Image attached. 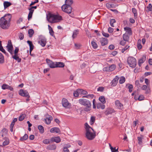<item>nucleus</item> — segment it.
Wrapping results in <instances>:
<instances>
[{"instance_id": "423d86ee", "label": "nucleus", "mask_w": 152, "mask_h": 152, "mask_svg": "<svg viewBox=\"0 0 152 152\" xmlns=\"http://www.w3.org/2000/svg\"><path fill=\"white\" fill-rule=\"evenodd\" d=\"M79 103L85 106H89L91 103L88 100L84 99H80L79 100Z\"/></svg>"}, {"instance_id": "4468645a", "label": "nucleus", "mask_w": 152, "mask_h": 152, "mask_svg": "<svg viewBox=\"0 0 152 152\" xmlns=\"http://www.w3.org/2000/svg\"><path fill=\"white\" fill-rule=\"evenodd\" d=\"M119 78L118 76H116L111 82L110 83L111 86L113 87L115 86L118 83Z\"/></svg>"}, {"instance_id": "72a5a7b5", "label": "nucleus", "mask_w": 152, "mask_h": 152, "mask_svg": "<svg viewBox=\"0 0 152 152\" xmlns=\"http://www.w3.org/2000/svg\"><path fill=\"white\" fill-rule=\"evenodd\" d=\"M4 57L2 54L0 53V64H2L4 62Z\"/></svg>"}, {"instance_id": "4be33fe9", "label": "nucleus", "mask_w": 152, "mask_h": 152, "mask_svg": "<svg viewBox=\"0 0 152 152\" xmlns=\"http://www.w3.org/2000/svg\"><path fill=\"white\" fill-rule=\"evenodd\" d=\"M56 148V145L55 144L50 145L47 147V149L49 150H55Z\"/></svg>"}, {"instance_id": "c9c22d12", "label": "nucleus", "mask_w": 152, "mask_h": 152, "mask_svg": "<svg viewBox=\"0 0 152 152\" xmlns=\"http://www.w3.org/2000/svg\"><path fill=\"white\" fill-rule=\"evenodd\" d=\"M125 81V77L124 76H121L120 77L119 82L120 84H122L124 83Z\"/></svg>"}, {"instance_id": "2f4dec72", "label": "nucleus", "mask_w": 152, "mask_h": 152, "mask_svg": "<svg viewBox=\"0 0 152 152\" xmlns=\"http://www.w3.org/2000/svg\"><path fill=\"white\" fill-rule=\"evenodd\" d=\"M99 100L103 104H104L106 103L105 99L104 96H101L99 97Z\"/></svg>"}, {"instance_id": "5701e85b", "label": "nucleus", "mask_w": 152, "mask_h": 152, "mask_svg": "<svg viewBox=\"0 0 152 152\" xmlns=\"http://www.w3.org/2000/svg\"><path fill=\"white\" fill-rule=\"evenodd\" d=\"M3 4L4 9H6L12 4L11 3L8 1H4Z\"/></svg>"}, {"instance_id": "680f3d73", "label": "nucleus", "mask_w": 152, "mask_h": 152, "mask_svg": "<svg viewBox=\"0 0 152 152\" xmlns=\"http://www.w3.org/2000/svg\"><path fill=\"white\" fill-rule=\"evenodd\" d=\"M129 45H126L125 47L124 48H123L122 49V50H121V52L122 53H124V51L126 50H127V49L128 48H129Z\"/></svg>"}, {"instance_id": "bf43d9fd", "label": "nucleus", "mask_w": 152, "mask_h": 152, "mask_svg": "<svg viewBox=\"0 0 152 152\" xmlns=\"http://www.w3.org/2000/svg\"><path fill=\"white\" fill-rule=\"evenodd\" d=\"M0 50L1 51L2 53H4L6 55L8 56V54L6 52L5 50L3 48V47H2L0 49Z\"/></svg>"}, {"instance_id": "1a4fd4ad", "label": "nucleus", "mask_w": 152, "mask_h": 152, "mask_svg": "<svg viewBox=\"0 0 152 152\" xmlns=\"http://www.w3.org/2000/svg\"><path fill=\"white\" fill-rule=\"evenodd\" d=\"M62 106L66 108H69L71 106L70 104L68 102V100L65 98L62 99Z\"/></svg>"}, {"instance_id": "2eb2a0df", "label": "nucleus", "mask_w": 152, "mask_h": 152, "mask_svg": "<svg viewBox=\"0 0 152 152\" xmlns=\"http://www.w3.org/2000/svg\"><path fill=\"white\" fill-rule=\"evenodd\" d=\"M46 61L50 68H54L56 67V64H55L49 59H46Z\"/></svg>"}, {"instance_id": "a878e982", "label": "nucleus", "mask_w": 152, "mask_h": 152, "mask_svg": "<svg viewBox=\"0 0 152 152\" xmlns=\"http://www.w3.org/2000/svg\"><path fill=\"white\" fill-rule=\"evenodd\" d=\"M48 26L49 30V33L50 35L53 37H55V36L54 34V32L53 31L52 28L49 25Z\"/></svg>"}, {"instance_id": "58836bf2", "label": "nucleus", "mask_w": 152, "mask_h": 152, "mask_svg": "<svg viewBox=\"0 0 152 152\" xmlns=\"http://www.w3.org/2000/svg\"><path fill=\"white\" fill-rule=\"evenodd\" d=\"M91 45L92 46V47L94 48V49H96L98 47V45L96 43V42H95L94 41H92L91 42Z\"/></svg>"}, {"instance_id": "6e6552de", "label": "nucleus", "mask_w": 152, "mask_h": 152, "mask_svg": "<svg viewBox=\"0 0 152 152\" xmlns=\"http://www.w3.org/2000/svg\"><path fill=\"white\" fill-rule=\"evenodd\" d=\"M19 94L22 96L28 98H29L30 97L29 93L26 90L20 89L19 91Z\"/></svg>"}, {"instance_id": "e433bc0d", "label": "nucleus", "mask_w": 152, "mask_h": 152, "mask_svg": "<svg viewBox=\"0 0 152 152\" xmlns=\"http://www.w3.org/2000/svg\"><path fill=\"white\" fill-rule=\"evenodd\" d=\"M79 31L78 30H75L74 31L73 34L72 36V38L74 39L76 38L77 35L78 34Z\"/></svg>"}, {"instance_id": "a211bd4d", "label": "nucleus", "mask_w": 152, "mask_h": 152, "mask_svg": "<svg viewBox=\"0 0 152 152\" xmlns=\"http://www.w3.org/2000/svg\"><path fill=\"white\" fill-rule=\"evenodd\" d=\"M60 129L58 128L54 127L52 128L50 130V132L52 133H56L60 132Z\"/></svg>"}, {"instance_id": "20e7f679", "label": "nucleus", "mask_w": 152, "mask_h": 152, "mask_svg": "<svg viewBox=\"0 0 152 152\" xmlns=\"http://www.w3.org/2000/svg\"><path fill=\"white\" fill-rule=\"evenodd\" d=\"M61 8L63 12L67 14H70L72 12V8L71 6L64 4L61 6Z\"/></svg>"}, {"instance_id": "a18cd8bd", "label": "nucleus", "mask_w": 152, "mask_h": 152, "mask_svg": "<svg viewBox=\"0 0 152 152\" xmlns=\"http://www.w3.org/2000/svg\"><path fill=\"white\" fill-rule=\"evenodd\" d=\"M95 118L93 116H91V118L90 120V124L91 125L94 124L95 121Z\"/></svg>"}, {"instance_id": "6e6d98bb", "label": "nucleus", "mask_w": 152, "mask_h": 152, "mask_svg": "<svg viewBox=\"0 0 152 152\" xmlns=\"http://www.w3.org/2000/svg\"><path fill=\"white\" fill-rule=\"evenodd\" d=\"M121 34V33L118 32L117 33L116 31H115L113 33V35L115 37L119 36Z\"/></svg>"}, {"instance_id": "338daca9", "label": "nucleus", "mask_w": 152, "mask_h": 152, "mask_svg": "<svg viewBox=\"0 0 152 152\" xmlns=\"http://www.w3.org/2000/svg\"><path fill=\"white\" fill-rule=\"evenodd\" d=\"M114 31L113 28L111 27H109L108 29V31L110 33H112Z\"/></svg>"}, {"instance_id": "412c9836", "label": "nucleus", "mask_w": 152, "mask_h": 152, "mask_svg": "<svg viewBox=\"0 0 152 152\" xmlns=\"http://www.w3.org/2000/svg\"><path fill=\"white\" fill-rule=\"evenodd\" d=\"M144 138V136L142 135H140V136L137 137L138 143L140 145H142V140Z\"/></svg>"}, {"instance_id": "aec40b11", "label": "nucleus", "mask_w": 152, "mask_h": 152, "mask_svg": "<svg viewBox=\"0 0 152 152\" xmlns=\"http://www.w3.org/2000/svg\"><path fill=\"white\" fill-rule=\"evenodd\" d=\"M27 43L29 45L30 47V54L31 56L32 55L31 54V53L32 51L33 50L34 48V46L32 42L28 40L27 41Z\"/></svg>"}, {"instance_id": "9b49d317", "label": "nucleus", "mask_w": 152, "mask_h": 152, "mask_svg": "<svg viewBox=\"0 0 152 152\" xmlns=\"http://www.w3.org/2000/svg\"><path fill=\"white\" fill-rule=\"evenodd\" d=\"M115 106L117 109L122 110L124 108L123 104L121 103L118 100H117L115 102Z\"/></svg>"}, {"instance_id": "5fc2aeb1", "label": "nucleus", "mask_w": 152, "mask_h": 152, "mask_svg": "<svg viewBox=\"0 0 152 152\" xmlns=\"http://www.w3.org/2000/svg\"><path fill=\"white\" fill-rule=\"evenodd\" d=\"M91 105L90 106H86V107L84 109V110L86 112H88L89 111L91 110Z\"/></svg>"}, {"instance_id": "bb28decb", "label": "nucleus", "mask_w": 152, "mask_h": 152, "mask_svg": "<svg viewBox=\"0 0 152 152\" xmlns=\"http://www.w3.org/2000/svg\"><path fill=\"white\" fill-rule=\"evenodd\" d=\"M126 87H128L130 93H131L132 92L133 89V86L132 84H127L126 85Z\"/></svg>"}, {"instance_id": "a19ab883", "label": "nucleus", "mask_w": 152, "mask_h": 152, "mask_svg": "<svg viewBox=\"0 0 152 152\" xmlns=\"http://www.w3.org/2000/svg\"><path fill=\"white\" fill-rule=\"evenodd\" d=\"M73 3L72 0H66L65 1V3L64 4H66L67 5H69L71 6Z\"/></svg>"}, {"instance_id": "c85d7f7f", "label": "nucleus", "mask_w": 152, "mask_h": 152, "mask_svg": "<svg viewBox=\"0 0 152 152\" xmlns=\"http://www.w3.org/2000/svg\"><path fill=\"white\" fill-rule=\"evenodd\" d=\"M96 107L97 109L101 108V109L103 110L105 108V105L101 103H99L97 104Z\"/></svg>"}, {"instance_id": "393cba45", "label": "nucleus", "mask_w": 152, "mask_h": 152, "mask_svg": "<svg viewBox=\"0 0 152 152\" xmlns=\"http://www.w3.org/2000/svg\"><path fill=\"white\" fill-rule=\"evenodd\" d=\"M129 36L127 34V33L124 34L123 36V40L125 41L128 42L129 40Z\"/></svg>"}, {"instance_id": "b1692460", "label": "nucleus", "mask_w": 152, "mask_h": 152, "mask_svg": "<svg viewBox=\"0 0 152 152\" xmlns=\"http://www.w3.org/2000/svg\"><path fill=\"white\" fill-rule=\"evenodd\" d=\"M65 66L64 63L62 62H56V67H64Z\"/></svg>"}, {"instance_id": "dca6fc26", "label": "nucleus", "mask_w": 152, "mask_h": 152, "mask_svg": "<svg viewBox=\"0 0 152 152\" xmlns=\"http://www.w3.org/2000/svg\"><path fill=\"white\" fill-rule=\"evenodd\" d=\"M53 118L51 115H48L46 118L45 119V121L46 124H49L51 123V121L53 120Z\"/></svg>"}, {"instance_id": "09e8293b", "label": "nucleus", "mask_w": 152, "mask_h": 152, "mask_svg": "<svg viewBox=\"0 0 152 152\" xmlns=\"http://www.w3.org/2000/svg\"><path fill=\"white\" fill-rule=\"evenodd\" d=\"M115 22H116V21L115 19H111L110 20V26H111L113 27H114V26L113 25V23H115Z\"/></svg>"}, {"instance_id": "0e129e2a", "label": "nucleus", "mask_w": 152, "mask_h": 152, "mask_svg": "<svg viewBox=\"0 0 152 152\" xmlns=\"http://www.w3.org/2000/svg\"><path fill=\"white\" fill-rule=\"evenodd\" d=\"M103 70L104 72H110L109 66H107L104 68Z\"/></svg>"}, {"instance_id": "6ab92c4d", "label": "nucleus", "mask_w": 152, "mask_h": 152, "mask_svg": "<svg viewBox=\"0 0 152 152\" xmlns=\"http://www.w3.org/2000/svg\"><path fill=\"white\" fill-rule=\"evenodd\" d=\"M124 29L126 31L125 33H127V34L129 35H132V32L131 28L129 27H126L124 28Z\"/></svg>"}, {"instance_id": "c03bdc74", "label": "nucleus", "mask_w": 152, "mask_h": 152, "mask_svg": "<svg viewBox=\"0 0 152 152\" xmlns=\"http://www.w3.org/2000/svg\"><path fill=\"white\" fill-rule=\"evenodd\" d=\"M28 34L30 37H31L34 34V31L32 29H30L28 31Z\"/></svg>"}, {"instance_id": "37998d69", "label": "nucleus", "mask_w": 152, "mask_h": 152, "mask_svg": "<svg viewBox=\"0 0 152 152\" xmlns=\"http://www.w3.org/2000/svg\"><path fill=\"white\" fill-rule=\"evenodd\" d=\"M79 90V89H78L76 91H74L73 95L75 96L78 97L79 96V94H80Z\"/></svg>"}, {"instance_id": "7ed1b4c3", "label": "nucleus", "mask_w": 152, "mask_h": 152, "mask_svg": "<svg viewBox=\"0 0 152 152\" xmlns=\"http://www.w3.org/2000/svg\"><path fill=\"white\" fill-rule=\"evenodd\" d=\"M127 62L129 66L132 68H134L136 65V60L132 57H129L128 58Z\"/></svg>"}, {"instance_id": "603ef678", "label": "nucleus", "mask_w": 152, "mask_h": 152, "mask_svg": "<svg viewBox=\"0 0 152 152\" xmlns=\"http://www.w3.org/2000/svg\"><path fill=\"white\" fill-rule=\"evenodd\" d=\"M85 126H86V130L87 129H89L90 130V129H91L93 132H94V129L92 128H91L88 124L87 123H86L85 124Z\"/></svg>"}, {"instance_id": "f704fd0d", "label": "nucleus", "mask_w": 152, "mask_h": 152, "mask_svg": "<svg viewBox=\"0 0 152 152\" xmlns=\"http://www.w3.org/2000/svg\"><path fill=\"white\" fill-rule=\"evenodd\" d=\"M79 89V90H78L80 91V94L86 95L88 94V92L86 91L81 89Z\"/></svg>"}, {"instance_id": "473e14b6", "label": "nucleus", "mask_w": 152, "mask_h": 152, "mask_svg": "<svg viewBox=\"0 0 152 152\" xmlns=\"http://www.w3.org/2000/svg\"><path fill=\"white\" fill-rule=\"evenodd\" d=\"M132 11L134 14V18H136L137 15V10L135 8H132Z\"/></svg>"}, {"instance_id": "9d476101", "label": "nucleus", "mask_w": 152, "mask_h": 152, "mask_svg": "<svg viewBox=\"0 0 152 152\" xmlns=\"http://www.w3.org/2000/svg\"><path fill=\"white\" fill-rule=\"evenodd\" d=\"M115 112L114 109L111 107H108L107 108L106 110L104 112L105 115H107L110 114H112L113 113Z\"/></svg>"}, {"instance_id": "4c0bfd02", "label": "nucleus", "mask_w": 152, "mask_h": 152, "mask_svg": "<svg viewBox=\"0 0 152 152\" xmlns=\"http://www.w3.org/2000/svg\"><path fill=\"white\" fill-rule=\"evenodd\" d=\"M38 129L39 131V132L41 133H43L44 132V129L43 127L41 125H39L38 127Z\"/></svg>"}, {"instance_id": "4d7b16f0", "label": "nucleus", "mask_w": 152, "mask_h": 152, "mask_svg": "<svg viewBox=\"0 0 152 152\" xmlns=\"http://www.w3.org/2000/svg\"><path fill=\"white\" fill-rule=\"evenodd\" d=\"M8 85L6 84H4L1 86V88L3 89H7Z\"/></svg>"}, {"instance_id": "69168bd1", "label": "nucleus", "mask_w": 152, "mask_h": 152, "mask_svg": "<svg viewBox=\"0 0 152 152\" xmlns=\"http://www.w3.org/2000/svg\"><path fill=\"white\" fill-rule=\"evenodd\" d=\"M19 48H18L16 47L15 48L14 50V55H18V53L19 51Z\"/></svg>"}, {"instance_id": "79ce46f5", "label": "nucleus", "mask_w": 152, "mask_h": 152, "mask_svg": "<svg viewBox=\"0 0 152 152\" xmlns=\"http://www.w3.org/2000/svg\"><path fill=\"white\" fill-rule=\"evenodd\" d=\"M109 68L110 72L113 71L116 68V65L114 64H112L109 66Z\"/></svg>"}, {"instance_id": "f3484780", "label": "nucleus", "mask_w": 152, "mask_h": 152, "mask_svg": "<svg viewBox=\"0 0 152 152\" xmlns=\"http://www.w3.org/2000/svg\"><path fill=\"white\" fill-rule=\"evenodd\" d=\"M50 141L52 142H55L57 143L60 142L61 141L60 138L58 137H52L50 139Z\"/></svg>"}, {"instance_id": "e2e57ef3", "label": "nucleus", "mask_w": 152, "mask_h": 152, "mask_svg": "<svg viewBox=\"0 0 152 152\" xmlns=\"http://www.w3.org/2000/svg\"><path fill=\"white\" fill-rule=\"evenodd\" d=\"M25 118V115H20L18 118V120L20 121H23Z\"/></svg>"}, {"instance_id": "052dcab7", "label": "nucleus", "mask_w": 152, "mask_h": 152, "mask_svg": "<svg viewBox=\"0 0 152 152\" xmlns=\"http://www.w3.org/2000/svg\"><path fill=\"white\" fill-rule=\"evenodd\" d=\"M102 34L104 36L106 37H108L110 36L109 34L108 33H105L104 31L102 32Z\"/></svg>"}, {"instance_id": "774afa93", "label": "nucleus", "mask_w": 152, "mask_h": 152, "mask_svg": "<svg viewBox=\"0 0 152 152\" xmlns=\"http://www.w3.org/2000/svg\"><path fill=\"white\" fill-rule=\"evenodd\" d=\"M104 88L103 87H99L97 88V91H100L101 92H102L104 90Z\"/></svg>"}, {"instance_id": "3c124183", "label": "nucleus", "mask_w": 152, "mask_h": 152, "mask_svg": "<svg viewBox=\"0 0 152 152\" xmlns=\"http://www.w3.org/2000/svg\"><path fill=\"white\" fill-rule=\"evenodd\" d=\"M145 61V60H144L143 58H142L139 60L138 62V64L139 66H141V64L144 62Z\"/></svg>"}, {"instance_id": "39448f33", "label": "nucleus", "mask_w": 152, "mask_h": 152, "mask_svg": "<svg viewBox=\"0 0 152 152\" xmlns=\"http://www.w3.org/2000/svg\"><path fill=\"white\" fill-rule=\"evenodd\" d=\"M86 136L87 138L89 140H92L95 137L96 135L94 131V134L91 132L89 129H87L86 131Z\"/></svg>"}, {"instance_id": "de8ad7c7", "label": "nucleus", "mask_w": 152, "mask_h": 152, "mask_svg": "<svg viewBox=\"0 0 152 152\" xmlns=\"http://www.w3.org/2000/svg\"><path fill=\"white\" fill-rule=\"evenodd\" d=\"M141 42V40H139L137 42V48L138 49H140L142 48V45L140 43Z\"/></svg>"}, {"instance_id": "f8f14e48", "label": "nucleus", "mask_w": 152, "mask_h": 152, "mask_svg": "<svg viewBox=\"0 0 152 152\" xmlns=\"http://www.w3.org/2000/svg\"><path fill=\"white\" fill-rule=\"evenodd\" d=\"M6 48L7 51L11 54L12 55L13 48L11 43H10L9 42L7 45L6 46Z\"/></svg>"}, {"instance_id": "c756f323", "label": "nucleus", "mask_w": 152, "mask_h": 152, "mask_svg": "<svg viewBox=\"0 0 152 152\" xmlns=\"http://www.w3.org/2000/svg\"><path fill=\"white\" fill-rule=\"evenodd\" d=\"M134 98L135 100L138 99L139 101H142L144 99V97L143 95H140L137 98L136 95L134 96Z\"/></svg>"}, {"instance_id": "7c9ffc66", "label": "nucleus", "mask_w": 152, "mask_h": 152, "mask_svg": "<svg viewBox=\"0 0 152 152\" xmlns=\"http://www.w3.org/2000/svg\"><path fill=\"white\" fill-rule=\"evenodd\" d=\"M5 140L3 143V145L5 146L8 145L10 143L9 139L8 138L6 137L5 138Z\"/></svg>"}, {"instance_id": "ea45409f", "label": "nucleus", "mask_w": 152, "mask_h": 152, "mask_svg": "<svg viewBox=\"0 0 152 152\" xmlns=\"http://www.w3.org/2000/svg\"><path fill=\"white\" fill-rule=\"evenodd\" d=\"M28 135L26 134H25L23 136L21 137L20 140L21 141H23L26 140L28 138Z\"/></svg>"}, {"instance_id": "cd10ccee", "label": "nucleus", "mask_w": 152, "mask_h": 152, "mask_svg": "<svg viewBox=\"0 0 152 152\" xmlns=\"http://www.w3.org/2000/svg\"><path fill=\"white\" fill-rule=\"evenodd\" d=\"M12 58L18 61V62H20L21 61V59L19 58L18 55H14L12 56Z\"/></svg>"}, {"instance_id": "ddd939ff", "label": "nucleus", "mask_w": 152, "mask_h": 152, "mask_svg": "<svg viewBox=\"0 0 152 152\" xmlns=\"http://www.w3.org/2000/svg\"><path fill=\"white\" fill-rule=\"evenodd\" d=\"M100 42L102 46H104L107 44L108 39L102 37L99 39Z\"/></svg>"}, {"instance_id": "49530a36", "label": "nucleus", "mask_w": 152, "mask_h": 152, "mask_svg": "<svg viewBox=\"0 0 152 152\" xmlns=\"http://www.w3.org/2000/svg\"><path fill=\"white\" fill-rule=\"evenodd\" d=\"M94 95L93 94H88L83 96V97L86 98L88 99H92L94 98Z\"/></svg>"}, {"instance_id": "864d4df0", "label": "nucleus", "mask_w": 152, "mask_h": 152, "mask_svg": "<svg viewBox=\"0 0 152 152\" xmlns=\"http://www.w3.org/2000/svg\"><path fill=\"white\" fill-rule=\"evenodd\" d=\"M43 142L45 144H48L50 143V140L49 139H45L43 140Z\"/></svg>"}, {"instance_id": "8fccbe9b", "label": "nucleus", "mask_w": 152, "mask_h": 152, "mask_svg": "<svg viewBox=\"0 0 152 152\" xmlns=\"http://www.w3.org/2000/svg\"><path fill=\"white\" fill-rule=\"evenodd\" d=\"M19 39L20 40H22L24 38V34L23 33H20L18 34Z\"/></svg>"}, {"instance_id": "f257e3e1", "label": "nucleus", "mask_w": 152, "mask_h": 152, "mask_svg": "<svg viewBox=\"0 0 152 152\" xmlns=\"http://www.w3.org/2000/svg\"><path fill=\"white\" fill-rule=\"evenodd\" d=\"M11 15L10 14H6L0 19V26L3 29H8L10 26Z\"/></svg>"}, {"instance_id": "13d9d810", "label": "nucleus", "mask_w": 152, "mask_h": 152, "mask_svg": "<svg viewBox=\"0 0 152 152\" xmlns=\"http://www.w3.org/2000/svg\"><path fill=\"white\" fill-rule=\"evenodd\" d=\"M147 8L148 9L149 11H152V5L151 4H148V5L147 7Z\"/></svg>"}, {"instance_id": "0eeeda50", "label": "nucleus", "mask_w": 152, "mask_h": 152, "mask_svg": "<svg viewBox=\"0 0 152 152\" xmlns=\"http://www.w3.org/2000/svg\"><path fill=\"white\" fill-rule=\"evenodd\" d=\"M38 42L42 47H44L45 46L46 44V39L44 36L40 35L39 37Z\"/></svg>"}, {"instance_id": "f03ea898", "label": "nucleus", "mask_w": 152, "mask_h": 152, "mask_svg": "<svg viewBox=\"0 0 152 152\" xmlns=\"http://www.w3.org/2000/svg\"><path fill=\"white\" fill-rule=\"evenodd\" d=\"M47 19L51 23H58L62 20V16L59 15H55L50 13L47 15Z\"/></svg>"}]
</instances>
